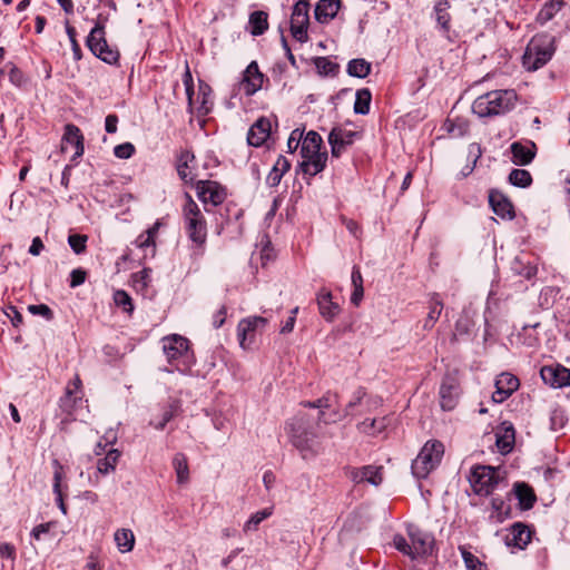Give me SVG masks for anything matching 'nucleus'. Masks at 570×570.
Wrapping results in <instances>:
<instances>
[{
    "label": "nucleus",
    "mask_w": 570,
    "mask_h": 570,
    "mask_svg": "<svg viewBox=\"0 0 570 570\" xmlns=\"http://www.w3.org/2000/svg\"><path fill=\"white\" fill-rule=\"evenodd\" d=\"M517 100L512 89L493 90L479 96L472 104V111L479 117L498 116L513 109Z\"/></svg>",
    "instance_id": "obj_1"
},
{
    "label": "nucleus",
    "mask_w": 570,
    "mask_h": 570,
    "mask_svg": "<svg viewBox=\"0 0 570 570\" xmlns=\"http://www.w3.org/2000/svg\"><path fill=\"white\" fill-rule=\"evenodd\" d=\"M161 347L168 363L173 364L176 371L185 374L195 364V356L186 337L178 334L165 336L161 340Z\"/></svg>",
    "instance_id": "obj_2"
},
{
    "label": "nucleus",
    "mask_w": 570,
    "mask_h": 570,
    "mask_svg": "<svg viewBox=\"0 0 570 570\" xmlns=\"http://www.w3.org/2000/svg\"><path fill=\"white\" fill-rule=\"evenodd\" d=\"M322 144L323 139L316 131L311 130L305 135L301 146V167L304 174L315 176L324 170L327 153L321 150Z\"/></svg>",
    "instance_id": "obj_3"
},
{
    "label": "nucleus",
    "mask_w": 570,
    "mask_h": 570,
    "mask_svg": "<svg viewBox=\"0 0 570 570\" xmlns=\"http://www.w3.org/2000/svg\"><path fill=\"white\" fill-rule=\"evenodd\" d=\"M407 539L401 534L393 538V546L403 554L412 559L425 556L432 551L433 538L414 524L406 528Z\"/></svg>",
    "instance_id": "obj_4"
},
{
    "label": "nucleus",
    "mask_w": 570,
    "mask_h": 570,
    "mask_svg": "<svg viewBox=\"0 0 570 570\" xmlns=\"http://www.w3.org/2000/svg\"><path fill=\"white\" fill-rule=\"evenodd\" d=\"M286 432L292 444L304 458L314 455L318 451V442L311 430L309 422L304 416H295L286 423Z\"/></svg>",
    "instance_id": "obj_5"
},
{
    "label": "nucleus",
    "mask_w": 570,
    "mask_h": 570,
    "mask_svg": "<svg viewBox=\"0 0 570 570\" xmlns=\"http://www.w3.org/2000/svg\"><path fill=\"white\" fill-rule=\"evenodd\" d=\"M554 52V39L550 35H537L528 43L523 55V66L534 71L544 66Z\"/></svg>",
    "instance_id": "obj_6"
},
{
    "label": "nucleus",
    "mask_w": 570,
    "mask_h": 570,
    "mask_svg": "<svg viewBox=\"0 0 570 570\" xmlns=\"http://www.w3.org/2000/svg\"><path fill=\"white\" fill-rule=\"evenodd\" d=\"M444 455V445L438 440H429L412 462V473L417 479H425L435 470Z\"/></svg>",
    "instance_id": "obj_7"
},
{
    "label": "nucleus",
    "mask_w": 570,
    "mask_h": 570,
    "mask_svg": "<svg viewBox=\"0 0 570 570\" xmlns=\"http://www.w3.org/2000/svg\"><path fill=\"white\" fill-rule=\"evenodd\" d=\"M183 207L185 228L189 238L197 245H203L207 237V224L199 206L186 194Z\"/></svg>",
    "instance_id": "obj_8"
},
{
    "label": "nucleus",
    "mask_w": 570,
    "mask_h": 570,
    "mask_svg": "<svg viewBox=\"0 0 570 570\" xmlns=\"http://www.w3.org/2000/svg\"><path fill=\"white\" fill-rule=\"evenodd\" d=\"M87 45L90 51L107 63H116L119 52L110 48L104 37V28L97 24L89 33Z\"/></svg>",
    "instance_id": "obj_9"
},
{
    "label": "nucleus",
    "mask_w": 570,
    "mask_h": 570,
    "mask_svg": "<svg viewBox=\"0 0 570 570\" xmlns=\"http://www.w3.org/2000/svg\"><path fill=\"white\" fill-rule=\"evenodd\" d=\"M469 481L474 492L490 494L498 483L497 471L492 466L479 465L472 469Z\"/></svg>",
    "instance_id": "obj_10"
},
{
    "label": "nucleus",
    "mask_w": 570,
    "mask_h": 570,
    "mask_svg": "<svg viewBox=\"0 0 570 570\" xmlns=\"http://www.w3.org/2000/svg\"><path fill=\"white\" fill-rule=\"evenodd\" d=\"M268 323L266 317L248 316L239 321L237 337L242 348L247 350L255 342L256 334L262 332Z\"/></svg>",
    "instance_id": "obj_11"
},
{
    "label": "nucleus",
    "mask_w": 570,
    "mask_h": 570,
    "mask_svg": "<svg viewBox=\"0 0 570 570\" xmlns=\"http://www.w3.org/2000/svg\"><path fill=\"white\" fill-rule=\"evenodd\" d=\"M309 3L305 0H299L295 3L291 17V32L292 36L299 42H305L308 39V17Z\"/></svg>",
    "instance_id": "obj_12"
},
{
    "label": "nucleus",
    "mask_w": 570,
    "mask_h": 570,
    "mask_svg": "<svg viewBox=\"0 0 570 570\" xmlns=\"http://www.w3.org/2000/svg\"><path fill=\"white\" fill-rule=\"evenodd\" d=\"M541 379L553 389L570 385V370L561 364L546 365L540 371Z\"/></svg>",
    "instance_id": "obj_13"
},
{
    "label": "nucleus",
    "mask_w": 570,
    "mask_h": 570,
    "mask_svg": "<svg viewBox=\"0 0 570 570\" xmlns=\"http://www.w3.org/2000/svg\"><path fill=\"white\" fill-rule=\"evenodd\" d=\"M197 196L205 205L217 206L225 200L226 191L218 183L199 180L196 186Z\"/></svg>",
    "instance_id": "obj_14"
},
{
    "label": "nucleus",
    "mask_w": 570,
    "mask_h": 570,
    "mask_svg": "<svg viewBox=\"0 0 570 570\" xmlns=\"http://www.w3.org/2000/svg\"><path fill=\"white\" fill-rule=\"evenodd\" d=\"M519 385L517 376L511 373H501L497 376L494 383L495 391L492 394V401L494 403H502L518 390Z\"/></svg>",
    "instance_id": "obj_15"
},
{
    "label": "nucleus",
    "mask_w": 570,
    "mask_h": 570,
    "mask_svg": "<svg viewBox=\"0 0 570 570\" xmlns=\"http://www.w3.org/2000/svg\"><path fill=\"white\" fill-rule=\"evenodd\" d=\"M264 82V75L259 71L255 61L250 62L244 71L243 79L239 82V90L246 96L257 92Z\"/></svg>",
    "instance_id": "obj_16"
},
{
    "label": "nucleus",
    "mask_w": 570,
    "mask_h": 570,
    "mask_svg": "<svg viewBox=\"0 0 570 570\" xmlns=\"http://www.w3.org/2000/svg\"><path fill=\"white\" fill-rule=\"evenodd\" d=\"M356 136L357 132L355 131L340 127L333 128L328 135L332 156L340 157L345 148L354 142Z\"/></svg>",
    "instance_id": "obj_17"
},
{
    "label": "nucleus",
    "mask_w": 570,
    "mask_h": 570,
    "mask_svg": "<svg viewBox=\"0 0 570 570\" xmlns=\"http://www.w3.org/2000/svg\"><path fill=\"white\" fill-rule=\"evenodd\" d=\"M320 314L327 321L333 322L341 313V306L333 301L331 291L322 288L316 296Z\"/></svg>",
    "instance_id": "obj_18"
},
{
    "label": "nucleus",
    "mask_w": 570,
    "mask_h": 570,
    "mask_svg": "<svg viewBox=\"0 0 570 570\" xmlns=\"http://www.w3.org/2000/svg\"><path fill=\"white\" fill-rule=\"evenodd\" d=\"M531 540V532L522 523H514L504 535V542L508 547L524 549Z\"/></svg>",
    "instance_id": "obj_19"
},
{
    "label": "nucleus",
    "mask_w": 570,
    "mask_h": 570,
    "mask_svg": "<svg viewBox=\"0 0 570 570\" xmlns=\"http://www.w3.org/2000/svg\"><path fill=\"white\" fill-rule=\"evenodd\" d=\"M459 395L458 383L453 377L446 376L440 387V404L443 410L451 411L456 404Z\"/></svg>",
    "instance_id": "obj_20"
},
{
    "label": "nucleus",
    "mask_w": 570,
    "mask_h": 570,
    "mask_svg": "<svg viewBox=\"0 0 570 570\" xmlns=\"http://www.w3.org/2000/svg\"><path fill=\"white\" fill-rule=\"evenodd\" d=\"M272 125L266 118H259L250 128L247 135L249 145L259 147L271 135Z\"/></svg>",
    "instance_id": "obj_21"
},
{
    "label": "nucleus",
    "mask_w": 570,
    "mask_h": 570,
    "mask_svg": "<svg viewBox=\"0 0 570 570\" xmlns=\"http://www.w3.org/2000/svg\"><path fill=\"white\" fill-rule=\"evenodd\" d=\"M495 444L499 451L503 454H507L512 451L514 445V429L511 423L503 422L497 429Z\"/></svg>",
    "instance_id": "obj_22"
},
{
    "label": "nucleus",
    "mask_w": 570,
    "mask_h": 570,
    "mask_svg": "<svg viewBox=\"0 0 570 570\" xmlns=\"http://www.w3.org/2000/svg\"><path fill=\"white\" fill-rule=\"evenodd\" d=\"M351 478L355 483L367 482L377 487L383 481L382 468L372 465L363 466L352 471Z\"/></svg>",
    "instance_id": "obj_23"
},
{
    "label": "nucleus",
    "mask_w": 570,
    "mask_h": 570,
    "mask_svg": "<svg viewBox=\"0 0 570 570\" xmlns=\"http://www.w3.org/2000/svg\"><path fill=\"white\" fill-rule=\"evenodd\" d=\"M159 227L160 223L156 222L150 228H148L144 234H140L135 240L136 246L145 252V256L148 255V250L150 252V256L155 255L156 236L158 234Z\"/></svg>",
    "instance_id": "obj_24"
},
{
    "label": "nucleus",
    "mask_w": 570,
    "mask_h": 570,
    "mask_svg": "<svg viewBox=\"0 0 570 570\" xmlns=\"http://www.w3.org/2000/svg\"><path fill=\"white\" fill-rule=\"evenodd\" d=\"M534 149V144L523 145L521 142H513L511 145L512 163L519 166L530 164L535 155Z\"/></svg>",
    "instance_id": "obj_25"
},
{
    "label": "nucleus",
    "mask_w": 570,
    "mask_h": 570,
    "mask_svg": "<svg viewBox=\"0 0 570 570\" xmlns=\"http://www.w3.org/2000/svg\"><path fill=\"white\" fill-rule=\"evenodd\" d=\"M340 0H320L315 8V18L321 23L332 20L340 10Z\"/></svg>",
    "instance_id": "obj_26"
},
{
    "label": "nucleus",
    "mask_w": 570,
    "mask_h": 570,
    "mask_svg": "<svg viewBox=\"0 0 570 570\" xmlns=\"http://www.w3.org/2000/svg\"><path fill=\"white\" fill-rule=\"evenodd\" d=\"M114 540L120 553H128L134 550L136 538L130 529L121 528L116 530Z\"/></svg>",
    "instance_id": "obj_27"
},
{
    "label": "nucleus",
    "mask_w": 570,
    "mask_h": 570,
    "mask_svg": "<svg viewBox=\"0 0 570 570\" xmlns=\"http://www.w3.org/2000/svg\"><path fill=\"white\" fill-rule=\"evenodd\" d=\"M121 453L117 449H110L106 455L97 461V472L102 475H108L116 470Z\"/></svg>",
    "instance_id": "obj_28"
},
{
    "label": "nucleus",
    "mask_w": 570,
    "mask_h": 570,
    "mask_svg": "<svg viewBox=\"0 0 570 570\" xmlns=\"http://www.w3.org/2000/svg\"><path fill=\"white\" fill-rule=\"evenodd\" d=\"M194 163L195 156L193 154H190L189 151L181 153L177 164V171L183 180L191 181L195 178V175L193 173Z\"/></svg>",
    "instance_id": "obj_29"
},
{
    "label": "nucleus",
    "mask_w": 570,
    "mask_h": 570,
    "mask_svg": "<svg viewBox=\"0 0 570 570\" xmlns=\"http://www.w3.org/2000/svg\"><path fill=\"white\" fill-rule=\"evenodd\" d=\"M442 309H443V303L440 299L439 295L434 294L431 297V301L429 304V313L423 323L424 330L430 331L433 328V326L435 325V323L438 322V320L441 316Z\"/></svg>",
    "instance_id": "obj_30"
},
{
    "label": "nucleus",
    "mask_w": 570,
    "mask_h": 570,
    "mask_svg": "<svg viewBox=\"0 0 570 570\" xmlns=\"http://www.w3.org/2000/svg\"><path fill=\"white\" fill-rule=\"evenodd\" d=\"M52 464H53V468H55V472H53V492L56 494V501H57L61 512L63 514H67V508H66V505L63 503V497H62V491H61V482H62V479H63V468L60 464V462L57 461V460H55Z\"/></svg>",
    "instance_id": "obj_31"
},
{
    "label": "nucleus",
    "mask_w": 570,
    "mask_h": 570,
    "mask_svg": "<svg viewBox=\"0 0 570 570\" xmlns=\"http://www.w3.org/2000/svg\"><path fill=\"white\" fill-rule=\"evenodd\" d=\"M273 514V508H265L253 513L244 523L243 532L253 533L258 530L259 524Z\"/></svg>",
    "instance_id": "obj_32"
},
{
    "label": "nucleus",
    "mask_w": 570,
    "mask_h": 570,
    "mask_svg": "<svg viewBox=\"0 0 570 570\" xmlns=\"http://www.w3.org/2000/svg\"><path fill=\"white\" fill-rule=\"evenodd\" d=\"M83 137L80 129L75 125H67L63 134V141L72 145L76 148V156H81L83 153Z\"/></svg>",
    "instance_id": "obj_33"
},
{
    "label": "nucleus",
    "mask_w": 570,
    "mask_h": 570,
    "mask_svg": "<svg viewBox=\"0 0 570 570\" xmlns=\"http://www.w3.org/2000/svg\"><path fill=\"white\" fill-rule=\"evenodd\" d=\"M450 2L448 0H440L434 6V16L440 28L448 32L450 30Z\"/></svg>",
    "instance_id": "obj_34"
},
{
    "label": "nucleus",
    "mask_w": 570,
    "mask_h": 570,
    "mask_svg": "<svg viewBox=\"0 0 570 570\" xmlns=\"http://www.w3.org/2000/svg\"><path fill=\"white\" fill-rule=\"evenodd\" d=\"M387 426L386 417L365 419L358 424V430L368 435H377Z\"/></svg>",
    "instance_id": "obj_35"
},
{
    "label": "nucleus",
    "mask_w": 570,
    "mask_h": 570,
    "mask_svg": "<svg viewBox=\"0 0 570 570\" xmlns=\"http://www.w3.org/2000/svg\"><path fill=\"white\" fill-rule=\"evenodd\" d=\"M267 18H268V16L264 11H255V12H253L250 14L249 21H248L249 32L253 36L263 35L267 30V28H268Z\"/></svg>",
    "instance_id": "obj_36"
},
{
    "label": "nucleus",
    "mask_w": 570,
    "mask_h": 570,
    "mask_svg": "<svg viewBox=\"0 0 570 570\" xmlns=\"http://www.w3.org/2000/svg\"><path fill=\"white\" fill-rule=\"evenodd\" d=\"M515 494L523 509H530L535 502L533 490L525 483H517L514 485Z\"/></svg>",
    "instance_id": "obj_37"
},
{
    "label": "nucleus",
    "mask_w": 570,
    "mask_h": 570,
    "mask_svg": "<svg viewBox=\"0 0 570 570\" xmlns=\"http://www.w3.org/2000/svg\"><path fill=\"white\" fill-rule=\"evenodd\" d=\"M173 465L176 472L177 483H187L189 480V469L186 456L183 453H177L173 459Z\"/></svg>",
    "instance_id": "obj_38"
},
{
    "label": "nucleus",
    "mask_w": 570,
    "mask_h": 570,
    "mask_svg": "<svg viewBox=\"0 0 570 570\" xmlns=\"http://www.w3.org/2000/svg\"><path fill=\"white\" fill-rule=\"evenodd\" d=\"M490 204L494 210V213L501 217H510L512 218V205L509 200L501 197L498 194L490 195Z\"/></svg>",
    "instance_id": "obj_39"
},
{
    "label": "nucleus",
    "mask_w": 570,
    "mask_h": 570,
    "mask_svg": "<svg viewBox=\"0 0 570 570\" xmlns=\"http://www.w3.org/2000/svg\"><path fill=\"white\" fill-rule=\"evenodd\" d=\"M371 71V63L365 59H353L347 65V73L352 77L365 78Z\"/></svg>",
    "instance_id": "obj_40"
},
{
    "label": "nucleus",
    "mask_w": 570,
    "mask_h": 570,
    "mask_svg": "<svg viewBox=\"0 0 570 570\" xmlns=\"http://www.w3.org/2000/svg\"><path fill=\"white\" fill-rule=\"evenodd\" d=\"M371 91L366 88L356 91L354 111L360 115H366L370 111Z\"/></svg>",
    "instance_id": "obj_41"
},
{
    "label": "nucleus",
    "mask_w": 570,
    "mask_h": 570,
    "mask_svg": "<svg viewBox=\"0 0 570 570\" xmlns=\"http://www.w3.org/2000/svg\"><path fill=\"white\" fill-rule=\"evenodd\" d=\"M563 1L562 0H551L550 2L546 3L543 8L538 13V20L541 23H546L549 20H551L554 14L562 8Z\"/></svg>",
    "instance_id": "obj_42"
},
{
    "label": "nucleus",
    "mask_w": 570,
    "mask_h": 570,
    "mask_svg": "<svg viewBox=\"0 0 570 570\" xmlns=\"http://www.w3.org/2000/svg\"><path fill=\"white\" fill-rule=\"evenodd\" d=\"M509 181L518 187H528L531 181V175L525 169H513L509 175Z\"/></svg>",
    "instance_id": "obj_43"
},
{
    "label": "nucleus",
    "mask_w": 570,
    "mask_h": 570,
    "mask_svg": "<svg viewBox=\"0 0 570 570\" xmlns=\"http://www.w3.org/2000/svg\"><path fill=\"white\" fill-rule=\"evenodd\" d=\"M114 302L118 307H121L124 312L131 314L134 311V304L131 297L127 292L118 289L114 293Z\"/></svg>",
    "instance_id": "obj_44"
},
{
    "label": "nucleus",
    "mask_w": 570,
    "mask_h": 570,
    "mask_svg": "<svg viewBox=\"0 0 570 570\" xmlns=\"http://www.w3.org/2000/svg\"><path fill=\"white\" fill-rule=\"evenodd\" d=\"M464 564L468 570H482V562L465 548H460Z\"/></svg>",
    "instance_id": "obj_45"
},
{
    "label": "nucleus",
    "mask_w": 570,
    "mask_h": 570,
    "mask_svg": "<svg viewBox=\"0 0 570 570\" xmlns=\"http://www.w3.org/2000/svg\"><path fill=\"white\" fill-rule=\"evenodd\" d=\"M150 273L151 271L149 268H144L142 271L135 273L132 275L134 286L139 291H144L150 281Z\"/></svg>",
    "instance_id": "obj_46"
},
{
    "label": "nucleus",
    "mask_w": 570,
    "mask_h": 570,
    "mask_svg": "<svg viewBox=\"0 0 570 570\" xmlns=\"http://www.w3.org/2000/svg\"><path fill=\"white\" fill-rule=\"evenodd\" d=\"M87 236L73 234L68 237V243L76 254H81L86 250Z\"/></svg>",
    "instance_id": "obj_47"
},
{
    "label": "nucleus",
    "mask_w": 570,
    "mask_h": 570,
    "mask_svg": "<svg viewBox=\"0 0 570 570\" xmlns=\"http://www.w3.org/2000/svg\"><path fill=\"white\" fill-rule=\"evenodd\" d=\"M303 135H304V130L303 129H299V128H296L294 129L288 139H287V150L288 153H294L296 151V149L298 148L301 141H303L302 139L303 138Z\"/></svg>",
    "instance_id": "obj_48"
},
{
    "label": "nucleus",
    "mask_w": 570,
    "mask_h": 570,
    "mask_svg": "<svg viewBox=\"0 0 570 570\" xmlns=\"http://www.w3.org/2000/svg\"><path fill=\"white\" fill-rule=\"evenodd\" d=\"M336 395L327 394L322 399L317 400L316 402H307L305 403V405L323 410L332 407L334 404H336Z\"/></svg>",
    "instance_id": "obj_49"
},
{
    "label": "nucleus",
    "mask_w": 570,
    "mask_h": 570,
    "mask_svg": "<svg viewBox=\"0 0 570 570\" xmlns=\"http://www.w3.org/2000/svg\"><path fill=\"white\" fill-rule=\"evenodd\" d=\"M134 153H135V147L130 142H124V144L117 145L114 149L115 156L120 159H128L132 156Z\"/></svg>",
    "instance_id": "obj_50"
},
{
    "label": "nucleus",
    "mask_w": 570,
    "mask_h": 570,
    "mask_svg": "<svg viewBox=\"0 0 570 570\" xmlns=\"http://www.w3.org/2000/svg\"><path fill=\"white\" fill-rule=\"evenodd\" d=\"M315 65L318 71L324 75L334 72L337 67L334 62L324 57L317 58Z\"/></svg>",
    "instance_id": "obj_51"
},
{
    "label": "nucleus",
    "mask_w": 570,
    "mask_h": 570,
    "mask_svg": "<svg viewBox=\"0 0 570 570\" xmlns=\"http://www.w3.org/2000/svg\"><path fill=\"white\" fill-rule=\"evenodd\" d=\"M80 387H81V380L78 375H76L73 381L70 382L66 387L63 401L65 402L71 401L72 396L80 391Z\"/></svg>",
    "instance_id": "obj_52"
},
{
    "label": "nucleus",
    "mask_w": 570,
    "mask_h": 570,
    "mask_svg": "<svg viewBox=\"0 0 570 570\" xmlns=\"http://www.w3.org/2000/svg\"><path fill=\"white\" fill-rule=\"evenodd\" d=\"M210 88L207 85L200 83L199 86V96H202V102L198 107V110L203 114H207L209 111V107L207 104L209 102Z\"/></svg>",
    "instance_id": "obj_53"
},
{
    "label": "nucleus",
    "mask_w": 570,
    "mask_h": 570,
    "mask_svg": "<svg viewBox=\"0 0 570 570\" xmlns=\"http://www.w3.org/2000/svg\"><path fill=\"white\" fill-rule=\"evenodd\" d=\"M28 311L32 314V315H41L43 316L46 320H51L52 318V311L50 309V307L46 304H38V305H29L28 306Z\"/></svg>",
    "instance_id": "obj_54"
},
{
    "label": "nucleus",
    "mask_w": 570,
    "mask_h": 570,
    "mask_svg": "<svg viewBox=\"0 0 570 570\" xmlns=\"http://www.w3.org/2000/svg\"><path fill=\"white\" fill-rule=\"evenodd\" d=\"M184 85H185V88H186V95H187L189 105H193L194 104V100H193V96H194V91H193V77H191V73H190V70H189L188 66L186 67V71H185V75H184Z\"/></svg>",
    "instance_id": "obj_55"
},
{
    "label": "nucleus",
    "mask_w": 570,
    "mask_h": 570,
    "mask_svg": "<svg viewBox=\"0 0 570 570\" xmlns=\"http://www.w3.org/2000/svg\"><path fill=\"white\" fill-rule=\"evenodd\" d=\"M0 557L14 560L16 559V548L13 544L9 542H1L0 543Z\"/></svg>",
    "instance_id": "obj_56"
},
{
    "label": "nucleus",
    "mask_w": 570,
    "mask_h": 570,
    "mask_svg": "<svg viewBox=\"0 0 570 570\" xmlns=\"http://www.w3.org/2000/svg\"><path fill=\"white\" fill-rule=\"evenodd\" d=\"M9 80L17 87H21L24 83L23 73L17 67L11 68L9 72Z\"/></svg>",
    "instance_id": "obj_57"
},
{
    "label": "nucleus",
    "mask_w": 570,
    "mask_h": 570,
    "mask_svg": "<svg viewBox=\"0 0 570 570\" xmlns=\"http://www.w3.org/2000/svg\"><path fill=\"white\" fill-rule=\"evenodd\" d=\"M297 312H298V307H295L294 309H292L291 316L287 318V321L281 327V333L282 334H287V333H291L293 331L294 325H295V321H296Z\"/></svg>",
    "instance_id": "obj_58"
},
{
    "label": "nucleus",
    "mask_w": 570,
    "mask_h": 570,
    "mask_svg": "<svg viewBox=\"0 0 570 570\" xmlns=\"http://www.w3.org/2000/svg\"><path fill=\"white\" fill-rule=\"evenodd\" d=\"M273 168L281 173L283 176L285 173H287L291 168L289 160L284 156H278L276 163L274 164Z\"/></svg>",
    "instance_id": "obj_59"
},
{
    "label": "nucleus",
    "mask_w": 570,
    "mask_h": 570,
    "mask_svg": "<svg viewBox=\"0 0 570 570\" xmlns=\"http://www.w3.org/2000/svg\"><path fill=\"white\" fill-rule=\"evenodd\" d=\"M71 282L70 286L76 287L81 285L86 279V272L82 269H73L70 274Z\"/></svg>",
    "instance_id": "obj_60"
},
{
    "label": "nucleus",
    "mask_w": 570,
    "mask_h": 570,
    "mask_svg": "<svg viewBox=\"0 0 570 570\" xmlns=\"http://www.w3.org/2000/svg\"><path fill=\"white\" fill-rule=\"evenodd\" d=\"M173 416H174L173 409L166 410L163 413L161 419L158 422H151V425H154V428L157 430H163L165 428V425L173 419Z\"/></svg>",
    "instance_id": "obj_61"
},
{
    "label": "nucleus",
    "mask_w": 570,
    "mask_h": 570,
    "mask_svg": "<svg viewBox=\"0 0 570 570\" xmlns=\"http://www.w3.org/2000/svg\"><path fill=\"white\" fill-rule=\"evenodd\" d=\"M117 124H118V118L116 115H108L106 117V120H105V128H106V131L109 132V134H114L117 131Z\"/></svg>",
    "instance_id": "obj_62"
},
{
    "label": "nucleus",
    "mask_w": 570,
    "mask_h": 570,
    "mask_svg": "<svg viewBox=\"0 0 570 570\" xmlns=\"http://www.w3.org/2000/svg\"><path fill=\"white\" fill-rule=\"evenodd\" d=\"M353 288L354 289L351 295V303L355 306H358L364 296V288L363 286H354Z\"/></svg>",
    "instance_id": "obj_63"
},
{
    "label": "nucleus",
    "mask_w": 570,
    "mask_h": 570,
    "mask_svg": "<svg viewBox=\"0 0 570 570\" xmlns=\"http://www.w3.org/2000/svg\"><path fill=\"white\" fill-rule=\"evenodd\" d=\"M51 528V523L50 522H47V523H41L37 527H35L32 529V532H31V535L36 539V540H40L41 538V534L43 533H47Z\"/></svg>",
    "instance_id": "obj_64"
}]
</instances>
